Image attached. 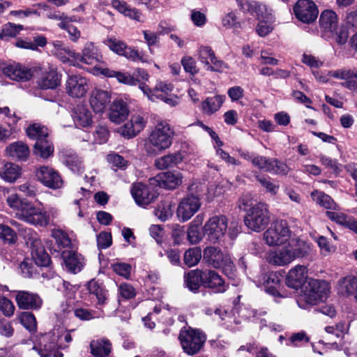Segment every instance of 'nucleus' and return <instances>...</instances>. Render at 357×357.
Wrapping results in <instances>:
<instances>
[{"instance_id": "28", "label": "nucleus", "mask_w": 357, "mask_h": 357, "mask_svg": "<svg viewBox=\"0 0 357 357\" xmlns=\"http://www.w3.org/2000/svg\"><path fill=\"white\" fill-rule=\"evenodd\" d=\"M263 285L265 291L273 296L279 297H287L280 289V276L276 272H270L263 275Z\"/></svg>"}, {"instance_id": "45", "label": "nucleus", "mask_w": 357, "mask_h": 357, "mask_svg": "<svg viewBox=\"0 0 357 357\" xmlns=\"http://www.w3.org/2000/svg\"><path fill=\"white\" fill-rule=\"evenodd\" d=\"M205 271L197 269L190 271L185 275L184 280L186 287L192 291H196L200 284L203 285L204 275Z\"/></svg>"}, {"instance_id": "61", "label": "nucleus", "mask_w": 357, "mask_h": 357, "mask_svg": "<svg viewBox=\"0 0 357 357\" xmlns=\"http://www.w3.org/2000/svg\"><path fill=\"white\" fill-rule=\"evenodd\" d=\"M94 142L97 144H105L109 138V132L105 126L98 125L94 132Z\"/></svg>"}, {"instance_id": "53", "label": "nucleus", "mask_w": 357, "mask_h": 357, "mask_svg": "<svg viewBox=\"0 0 357 357\" xmlns=\"http://www.w3.org/2000/svg\"><path fill=\"white\" fill-rule=\"evenodd\" d=\"M121 56H124L126 58L132 61H141L142 63H149L151 61L149 56L145 55L142 52H139L135 48L128 46H126Z\"/></svg>"}, {"instance_id": "4", "label": "nucleus", "mask_w": 357, "mask_h": 357, "mask_svg": "<svg viewBox=\"0 0 357 357\" xmlns=\"http://www.w3.org/2000/svg\"><path fill=\"white\" fill-rule=\"evenodd\" d=\"M244 11L251 14H255L259 23L256 27V32L261 37H265L273 30V16L271 10H268L266 5L259 4L256 1L248 0H236Z\"/></svg>"}, {"instance_id": "2", "label": "nucleus", "mask_w": 357, "mask_h": 357, "mask_svg": "<svg viewBox=\"0 0 357 357\" xmlns=\"http://www.w3.org/2000/svg\"><path fill=\"white\" fill-rule=\"evenodd\" d=\"M283 247L269 253L268 260L271 264L283 266L289 264L296 259L306 258L311 255L312 245L300 238L291 237Z\"/></svg>"}, {"instance_id": "22", "label": "nucleus", "mask_w": 357, "mask_h": 357, "mask_svg": "<svg viewBox=\"0 0 357 357\" xmlns=\"http://www.w3.org/2000/svg\"><path fill=\"white\" fill-rule=\"evenodd\" d=\"M146 123V121L143 116L137 114H132L130 120L119 128V132L122 135L131 138L140 132L144 128Z\"/></svg>"}, {"instance_id": "12", "label": "nucleus", "mask_w": 357, "mask_h": 357, "mask_svg": "<svg viewBox=\"0 0 357 357\" xmlns=\"http://www.w3.org/2000/svg\"><path fill=\"white\" fill-rule=\"evenodd\" d=\"M179 340L183 351L189 355H194L202 347L206 336L199 330L190 328L181 331Z\"/></svg>"}, {"instance_id": "44", "label": "nucleus", "mask_w": 357, "mask_h": 357, "mask_svg": "<svg viewBox=\"0 0 357 357\" xmlns=\"http://www.w3.org/2000/svg\"><path fill=\"white\" fill-rule=\"evenodd\" d=\"M139 89L143 93L147 96L149 100L151 101H156L157 99L160 98L167 105L171 107H175L178 103V98L177 96L174 95H157L153 93L150 88L145 84H139Z\"/></svg>"}, {"instance_id": "6", "label": "nucleus", "mask_w": 357, "mask_h": 357, "mask_svg": "<svg viewBox=\"0 0 357 357\" xmlns=\"http://www.w3.org/2000/svg\"><path fill=\"white\" fill-rule=\"evenodd\" d=\"M188 194L180 201L176 215L178 219L185 222L190 220L200 208V192L202 186L197 183H192L188 188Z\"/></svg>"}, {"instance_id": "15", "label": "nucleus", "mask_w": 357, "mask_h": 357, "mask_svg": "<svg viewBox=\"0 0 357 357\" xmlns=\"http://www.w3.org/2000/svg\"><path fill=\"white\" fill-rule=\"evenodd\" d=\"M294 10L296 17L304 23L314 22L319 14L317 6L311 0H298Z\"/></svg>"}, {"instance_id": "21", "label": "nucleus", "mask_w": 357, "mask_h": 357, "mask_svg": "<svg viewBox=\"0 0 357 357\" xmlns=\"http://www.w3.org/2000/svg\"><path fill=\"white\" fill-rule=\"evenodd\" d=\"M307 278V267L303 265H296L289 271L286 278V283L289 287L298 289L306 282Z\"/></svg>"}, {"instance_id": "47", "label": "nucleus", "mask_w": 357, "mask_h": 357, "mask_svg": "<svg viewBox=\"0 0 357 357\" xmlns=\"http://www.w3.org/2000/svg\"><path fill=\"white\" fill-rule=\"evenodd\" d=\"M60 84L59 75L53 70L43 75L38 81V85L43 89H54Z\"/></svg>"}, {"instance_id": "19", "label": "nucleus", "mask_w": 357, "mask_h": 357, "mask_svg": "<svg viewBox=\"0 0 357 357\" xmlns=\"http://www.w3.org/2000/svg\"><path fill=\"white\" fill-rule=\"evenodd\" d=\"M66 91L73 98H81L89 90L87 79L80 75H72L68 77L66 84Z\"/></svg>"}, {"instance_id": "36", "label": "nucleus", "mask_w": 357, "mask_h": 357, "mask_svg": "<svg viewBox=\"0 0 357 357\" xmlns=\"http://www.w3.org/2000/svg\"><path fill=\"white\" fill-rule=\"evenodd\" d=\"M111 4L114 9L130 19L137 22H142L144 20L142 14L137 9L131 8L124 1L112 0Z\"/></svg>"}, {"instance_id": "31", "label": "nucleus", "mask_w": 357, "mask_h": 357, "mask_svg": "<svg viewBox=\"0 0 357 357\" xmlns=\"http://www.w3.org/2000/svg\"><path fill=\"white\" fill-rule=\"evenodd\" d=\"M203 286L211 289L215 293L225 292L227 288L223 279L213 271H205Z\"/></svg>"}, {"instance_id": "9", "label": "nucleus", "mask_w": 357, "mask_h": 357, "mask_svg": "<svg viewBox=\"0 0 357 357\" xmlns=\"http://www.w3.org/2000/svg\"><path fill=\"white\" fill-rule=\"evenodd\" d=\"M270 221L268 205L262 202L257 203L250 207L244 218L245 226L255 232L264 230Z\"/></svg>"}, {"instance_id": "1", "label": "nucleus", "mask_w": 357, "mask_h": 357, "mask_svg": "<svg viewBox=\"0 0 357 357\" xmlns=\"http://www.w3.org/2000/svg\"><path fill=\"white\" fill-rule=\"evenodd\" d=\"M2 192L7 205L15 212L16 216L28 224L45 227L57 215V210L54 208L45 210L22 198L16 192L15 188H4Z\"/></svg>"}, {"instance_id": "20", "label": "nucleus", "mask_w": 357, "mask_h": 357, "mask_svg": "<svg viewBox=\"0 0 357 357\" xmlns=\"http://www.w3.org/2000/svg\"><path fill=\"white\" fill-rule=\"evenodd\" d=\"M61 257L66 268L73 273L80 272L85 265L84 257L73 250H64Z\"/></svg>"}, {"instance_id": "41", "label": "nucleus", "mask_w": 357, "mask_h": 357, "mask_svg": "<svg viewBox=\"0 0 357 357\" xmlns=\"http://www.w3.org/2000/svg\"><path fill=\"white\" fill-rule=\"evenodd\" d=\"M225 255L216 247H207L203 253L204 260L213 268L221 266Z\"/></svg>"}, {"instance_id": "46", "label": "nucleus", "mask_w": 357, "mask_h": 357, "mask_svg": "<svg viewBox=\"0 0 357 357\" xmlns=\"http://www.w3.org/2000/svg\"><path fill=\"white\" fill-rule=\"evenodd\" d=\"M54 151L53 143L48 138L36 142L34 144L33 153L43 159L52 156Z\"/></svg>"}, {"instance_id": "43", "label": "nucleus", "mask_w": 357, "mask_h": 357, "mask_svg": "<svg viewBox=\"0 0 357 357\" xmlns=\"http://www.w3.org/2000/svg\"><path fill=\"white\" fill-rule=\"evenodd\" d=\"M225 100V96L222 95L207 98L202 103L203 112L208 115L214 114L220 109Z\"/></svg>"}, {"instance_id": "48", "label": "nucleus", "mask_w": 357, "mask_h": 357, "mask_svg": "<svg viewBox=\"0 0 357 357\" xmlns=\"http://www.w3.org/2000/svg\"><path fill=\"white\" fill-rule=\"evenodd\" d=\"M311 197L317 204L325 208L335 211L338 208L333 199L323 192L314 190L311 192Z\"/></svg>"}, {"instance_id": "57", "label": "nucleus", "mask_w": 357, "mask_h": 357, "mask_svg": "<svg viewBox=\"0 0 357 357\" xmlns=\"http://www.w3.org/2000/svg\"><path fill=\"white\" fill-rule=\"evenodd\" d=\"M257 181L266 189V192L275 195L279 190L280 185L270 177L257 176Z\"/></svg>"}, {"instance_id": "42", "label": "nucleus", "mask_w": 357, "mask_h": 357, "mask_svg": "<svg viewBox=\"0 0 357 357\" xmlns=\"http://www.w3.org/2000/svg\"><path fill=\"white\" fill-rule=\"evenodd\" d=\"M91 351L94 357H107L112 351V344L106 339L91 341Z\"/></svg>"}, {"instance_id": "29", "label": "nucleus", "mask_w": 357, "mask_h": 357, "mask_svg": "<svg viewBox=\"0 0 357 357\" xmlns=\"http://www.w3.org/2000/svg\"><path fill=\"white\" fill-rule=\"evenodd\" d=\"M110 100L111 96L108 91L96 89L91 93L89 102L95 112L102 113L105 110Z\"/></svg>"}, {"instance_id": "32", "label": "nucleus", "mask_w": 357, "mask_h": 357, "mask_svg": "<svg viewBox=\"0 0 357 357\" xmlns=\"http://www.w3.org/2000/svg\"><path fill=\"white\" fill-rule=\"evenodd\" d=\"M183 154L180 151L169 153L155 159L154 165L158 169L174 167L183 160Z\"/></svg>"}, {"instance_id": "11", "label": "nucleus", "mask_w": 357, "mask_h": 357, "mask_svg": "<svg viewBox=\"0 0 357 357\" xmlns=\"http://www.w3.org/2000/svg\"><path fill=\"white\" fill-rule=\"evenodd\" d=\"M228 227V220L223 215H213L204 224V234L211 243L220 242L225 236Z\"/></svg>"}, {"instance_id": "55", "label": "nucleus", "mask_w": 357, "mask_h": 357, "mask_svg": "<svg viewBox=\"0 0 357 357\" xmlns=\"http://www.w3.org/2000/svg\"><path fill=\"white\" fill-rule=\"evenodd\" d=\"M289 171L288 166L277 159H271L269 167L267 169V172L277 175H287Z\"/></svg>"}, {"instance_id": "51", "label": "nucleus", "mask_w": 357, "mask_h": 357, "mask_svg": "<svg viewBox=\"0 0 357 357\" xmlns=\"http://www.w3.org/2000/svg\"><path fill=\"white\" fill-rule=\"evenodd\" d=\"M23 29L24 26L22 24L8 22L2 26L0 32V39L6 40L8 38H14Z\"/></svg>"}, {"instance_id": "60", "label": "nucleus", "mask_w": 357, "mask_h": 357, "mask_svg": "<svg viewBox=\"0 0 357 357\" xmlns=\"http://www.w3.org/2000/svg\"><path fill=\"white\" fill-rule=\"evenodd\" d=\"M242 313L243 316H245L248 319H252L253 321L259 322L261 328L266 326V320L262 317L265 315L264 312H258L256 310L245 309Z\"/></svg>"}, {"instance_id": "63", "label": "nucleus", "mask_w": 357, "mask_h": 357, "mask_svg": "<svg viewBox=\"0 0 357 357\" xmlns=\"http://www.w3.org/2000/svg\"><path fill=\"white\" fill-rule=\"evenodd\" d=\"M316 242L320 248L321 254L324 255H328L335 251V246L331 244L324 236H319L316 239Z\"/></svg>"}, {"instance_id": "40", "label": "nucleus", "mask_w": 357, "mask_h": 357, "mask_svg": "<svg viewBox=\"0 0 357 357\" xmlns=\"http://www.w3.org/2000/svg\"><path fill=\"white\" fill-rule=\"evenodd\" d=\"M21 174L20 167L14 163L8 162L0 169V177L8 183L15 182Z\"/></svg>"}, {"instance_id": "5", "label": "nucleus", "mask_w": 357, "mask_h": 357, "mask_svg": "<svg viewBox=\"0 0 357 357\" xmlns=\"http://www.w3.org/2000/svg\"><path fill=\"white\" fill-rule=\"evenodd\" d=\"M67 54L69 61L75 66H82L83 64L93 66L91 73L97 67H105L103 56L99 48L92 42H86L81 53L74 50H68Z\"/></svg>"}, {"instance_id": "30", "label": "nucleus", "mask_w": 357, "mask_h": 357, "mask_svg": "<svg viewBox=\"0 0 357 357\" xmlns=\"http://www.w3.org/2000/svg\"><path fill=\"white\" fill-rule=\"evenodd\" d=\"M72 117L75 127L78 128L90 127L93 123L91 112L83 105H79L74 109Z\"/></svg>"}, {"instance_id": "8", "label": "nucleus", "mask_w": 357, "mask_h": 357, "mask_svg": "<svg viewBox=\"0 0 357 357\" xmlns=\"http://www.w3.org/2000/svg\"><path fill=\"white\" fill-rule=\"evenodd\" d=\"M330 293V284L324 280L310 279L305 287L303 294H302L297 303L298 305L305 308L303 302L311 305H317L320 302L325 301Z\"/></svg>"}, {"instance_id": "35", "label": "nucleus", "mask_w": 357, "mask_h": 357, "mask_svg": "<svg viewBox=\"0 0 357 357\" xmlns=\"http://www.w3.org/2000/svg\"><path fill=\"white\" fill-rule=\"evenodd\" d=\"M128 116V109L123 100L114 101L109 108V117L111 121L120 123Z\"/></svg>"}, {"instance_id": "23", "label": "nucleus", "mask_w": 357, "mask_h": 357, "mask_svg": "<svg viewBox=\"0 0 357 357\" xmlns=\"http://www.w3.org/2000/svg\"><path fill=\"white\" fill-rule=\"evenodd\" d=\"M146 123V121L143 116L137 114H132L130 120L119 128V132L122 135L131 138L140 132L144 128Z\"/></svg>"}, {"instance_id": "17", "label": "nucleus", "mask_w": 357, "mask_h": 357, "mask_svg": "<svg viewBox=\"0 0 357 357\" xmlns=\"http://www.w3.org/2000/svg\"><path fill=\"white\" fill-rule=\"evenodd\" d=\"M38 180L46 187L51 189H60L63 181L57 171L49 166H42L36 172Z\"/></svg>"}, {"instance_id": "3", "label": "nucleus", "mask_w": 357, "mask_h": 357, "mask_svg": "<svg viewBox=\"0 0 357 357\" xmlns=\"http://www.w3.org/2000/svg\"><path fill=\"white\" fill-rule=\"evenodd\" d=\"M175 132L167 120L157 122L144 144L147 154L156 155L169 149L173 142Z\"/></svg>"}, {"instance_id": "33", "label": "nucleus", "mask_w": 357, "mask_h": 357, "mask_svg": "<svg viewBox=\"0 0 357 357\" xmlns=\"http://www.w3.org/2000/svg\"><path fill=\"white\" fill-rule=\"evenodd\" d=\"M326 216L332 221L342 225L357 234V220L340 211H326Z\"/></svg>"}, {"instance_id": "50", "label": "nucleus", "mask_w": 357, "mask_h": 357, "mask_svg": "<svg viewBox=\"0 0 357 357\" xmlns=\"http://www.w3.org/2000/svg\"><path fill=\"white\" fill-rule=\"evenodd\" d=\"M88 290L91 294L96 296L98 305H102L107 300V291L95 280L88 283Z\"/></svg>"}, {"instance_id": "7", "label": "nucleus", "mask_w": 357, "mask_h": 357, "mask_svg": "<svg viewBox=\"0 0 357 357\" xmlns=\"http://www.w3.org/2000/svg\"><path fill=\"white\" fill-rule=\"evenodd\" d=\"M72 340L69 331H63L57 337L51 333L45 334L40 337L38 343L34 344L32 349L35 350L40 357H50L57 348L68 347Z\"/></svg>"}, {"instance_id": "38", "label": "nucleus", "mask_w": 357, "mask_h": 357, "mask_svg": "<svg viewBox=\"0 0 357 357\" xmlns=\"http://www.w3.org/2000/svg\"><path fill=\"white\" fill-rule=\"evenodd\" d=\"M319 23L325 31L333 33L338 26L337 16L333 10H326L320 15Z\"/></svg>"}, {"instance_id": "10", "label": "nucleus", "mask_w": 357, "mask_h": 357, "mask_svg": "<svg viewBox=\"0 0 357 357\" xmlns=\"http://www.w3.org/2000/svg\"><path fill=\"white\" fill-rule=\"evenodd\" d=\"M292 236L291 231L285 220L274 221L264 233L263 238L269 246L284 245Z\"/></svg>"}, {"instance_id": "16", "label": "nucleus", "mask_w": 357, "mask_h": 357, "mask_svg": "<svg viewBox=\"0 0 357 357\" xmlns=\"http://www.w3.org/2000/svg\"><path fill=\"white\" fill-rule=\"evenodd\" d=\"M130 192L136 204L140 206L149 205L158 197V193L153 188L141 183L133 184Z\"/></svg>"}, {"instance_id": "26", "label": "nucleus", "mask_w": 357, "mask_h": 357, "mask_svg": "<svg viewBox=\"0 0 357 357\" xmlns=\"http://www.w3.org/2000/svg\"><path fill=\"white\" fill-rule=\"evenodd\" d=\"M18 307L21 309H39L42 305V300L36 294L26 291H18L15 296Z\"/></svg>"}, {"instance_id": "25", "label": "nucleus", "mask_w": 357, "mask_h": 357, "mask_svg": "<svg viewBox=\"0 0 357 357\" xmlns=\"http://www.w3.org/2000/svg\"><path fill=\"white\" fill-rule=\"evenodd\" d=\"M336 290L339 295L354 296L357 301V276L347 275L341 278L336 284Z\"/></svg>"}, {"instance_id": "59", "label": "nucleus", "mask_w": 357, "mask_h": 357, "mask_svg": "<svg viewBox=\"0 0 357 357\" xmlns=\"http://www.w3.org/2000/svg\"><path fill=\"white\" fill-rule=\"evenodd\" d=\"M328 76L347 82L350 78H353L352 68H342L330 70L328 73Z\"/></svg>"}, {"instance_id": "27", "label": "nucleus", "mask_w": 357, "mask_h": 357, "mask_svg": "<svg viewBox=\"0 0 357 357\" xmlns=\"http://www.w3.org/2000/svg\"><path fill=\"white\" fill-rule=\"evenodd\" d=\"M93 75H102L107 77H116V79L122 84L135 86L138 83V79L127 73H122L111 70L107 67H97L94 69Z\"/></svg>"}, {"instance_id": "18", "label": "nucleus", "mask_w": 357, "mask_h": 357, "mask_svg": "<svg viewBox=\"0 0 357 357\" xmlns=\"http://www.w3.org/2000/svg\"><path fill=\"white\" fill-rule=\"evenodd\" d=\"M183 174L176 171H168L158 174L152 181L160 188L174 190L183 183Z\"/></svg>"}, {"instance_id": "39", "label": "nucleus", "mask_w": 357, "mask_h": 357, "mask_svg": "<svg viewBox=\"0 0 357 357\" xmlns=\"http://www.w3.org/2000/svg\"><path fill=\"white\" fill-rule=\"evenodd\" d=\"M6 153L13 158L26 160L30 153L29 149L22 142H16L9 144L6 149Z\"/></svg>"}, {"instance_id": "56", "label": "nucleus", "mask_w": 357, "mask_h": 357, "mask_svg": "<svg viewBox=\"0 0 357 357\" xmlns=\"http://www.w3.org/2000/svg\"><path fill=\"white\" fill-rule=\"evenodd\" d=\"M52 236L60 248H69L72 244L67 233L61 229H53L52 231Z\"/></svg>"}, {"instance_id": "49", "label": "nucleus", "mask_w": 357, "mask_h": 357, "mask_svg": "<svg viewBox=\"0 0 357 357\" xmlns=\"http://www.w3.org/2000/svg\"><path fill=\"white\" fill-rule=\"evenodd\" d=\"M27 136L32 139L38 142L48 137V130L44 126L39 123L30 125L26 130Z\"/></svg>"}, {"instance_id": "52", "label": "nucleus", "mask_w": 357, "mask_h": 357, "mask_svg": "<svg viewBox=\"0 0 357 357\" xmlns=\"http://www.w3.org/2000/svg\"><path fill=\"white\" fill-rule=\"evenodd\" d=\"M174 211V206L171 202H164L160 203L158 208L154 211L155 215L162 221H166L169 219Z\"/></svg>"}, {"instance_id": "14", "label": "nucleus", "mask_w": 357, "mask_h": 357, "mask_svg": "<svg viewBox=\"0 0 357 357\" xmlns=\"http://www.w3.org/2000/svg\"><path fill=\"white\" fill-rule=\"evenodd\" d=\"M198 56L199 61L205 65L207 70L222 72L227 68L226 63L215 56L214 52L209 46H200L198 49Z\"/></svg>"}, {"instance_id": "34", "label": "nucleus", "mask_w": 357, "mask_h": 357, "mask_svg": "<svg viewBox=\"0 0 357 357\" xmlns=\"http://www.w3.org/2000/svg\"><path fill=\"white\" fill-rule=\"evenodd\" d=\"M206 314L208 315L214 314V319L215 320L220 319L221 321H225L224 324L231 330L236 329L234 324L237 325L241 323L239 320H237L236 318L234 317L231 312H228L227 310L222 308H216L215 310L213 309H207L206 310Z\"/></svg>"}, {"instance_id": "13", "label": "nucleus", "mask_w": 357, "mask_h": 357, "mask_svg": "<svg viewBox=\"0 0 357 357\" xmlns=\"http://www.w3.org/2000/svg\"><path fill=\"white\" fill-rule=\"evenodd\" d=\"M1 70L5 76L17 82L29 81L33 76L31 68L16 62L5 63Z\"/></svg>"}, {"instance_id": "58", "label": "nucleus", "mask_w": 357, "mask_h": 357, "mask_svg": "<svg viewBox=\"0 0 357 357\" xmlns=\"http://www.w3.org/2000/svg\"><path fill=\"white\" fill-rule=\"evenodd\" d=\"M20 323L29 331H33L36 328V320L34 315L29 312H24L19 316Z\"/></svg>"}, {"instance_id": "37", "label": "nucleus", "mask_w": 357, "mask_h": 357, "mask_svg": "<svg viewBox=\"0 0 357 357\" xmlns=\"http://www.w3.org/2000/svg\"><path fill=\"white\" fill-rule=\"evenodd\" d=\"M31 257L35 264L39 266H47L50 258L41 245L40 241L34 239L32 243Z\"/></svg>"}, {"instance_id": "24", "label": "nucleus", "mask_w": 357, "mask_h": 357, "mask_svg": "<svg viewBox=\"0 0 357 357\" xmlns=\"http://www.w3.org/2000/svg\"><path fill=\"white\" fill-rule=\"evenodd\" d=\"M146 123V121L143 116L137 114H132L130 120L119 128V132L122 135L131 138L140 132L144 128Z\"/></svg>"}, {"instance_id": "64", "label": "nucleus", "mask_w": 357, "mask_h": 357, "mask_svg": "<svg viewBox=\"0 0 357 357\" xmlns=\"http://www.w3.org/2000/svg\"><path fill=\"white\" fill-rule=\"evenodd\" d=\"M301 61L311 68H318L324 64V62L320 59L306 52L302 55Z\"/></svg>"}, {"instance_id": "62", "label": "nucleus", "mask_w": 357, "mask_h": 357, "mask_svg": "<svg viewBox=\"0 0 357 357\" xmlns=\"http://www.w3.org/2000/svg\"><path fill=\"white\" fill-rule=\"evenodd\" d=\"M105 44L112 51L119 55H122V54H123V51L127 46L124 42L115 38H108L105 41Z\"/></svg>"}, {"instance_id": "54", "label": "nucleus", "mask_w": 357, "mask_h": 357, "mask_svg": "<svg viewBox=\"0 0 357 357\" xmlns=\"http://www.w3.org/2000/svg\"><path fill=\"white\" fill-rule=\"evenodd\" d=\"M202 258V251L198 247L188 249L184 254V262L189 267L195 266Z\"/></svg>"}]
</instances>
